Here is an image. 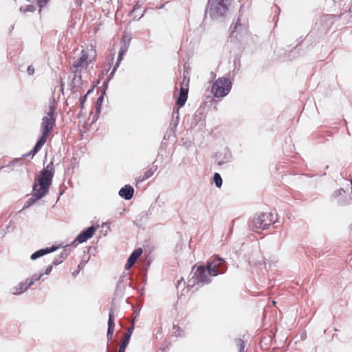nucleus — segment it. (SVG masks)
Returning <instances> with one entry per match:
<instances>
[{
    "label": "nucleus",
    "instance_id": "5",
    "mask_svg": "<svg viewBox=\"0 0 352 352\" xmlns=\"http://www.w3.org/2000/svg\"><path fill=\"white\" fill-rule=\"evenodd\" d=\"M56 109L54 102H51L47 110L45 111V116L42 118L41 128L42 133L50 135L52 131L56 122L55 111Z\"/></svg>",
    "mask_w": 352,
    "mask_h": 352
},
{
    "label": "nucleus",
    "instance_id": "40",
    "mask_svg": "<svg viewBox=\"0 0 352 352\" xmlns=\"http://www.w3.org/2000/svg\"><path fill=\"white\" fill-rule=\"evenodd\" d=\"M138 8H139V7H138V4H136V5L134 6V8H133V9L132 10V11L131 12V14L132 15H133V14L136 12V11H137V10L138 9Z\"/></svg>",
    "mask_w": 352,
    "mask_h": 352
},
{
    "label": "nucleus",
    "instance_id": "31",
    "mask_svg": "<svg viewBox=\"0 0 352 352\" xmlns=\"http://www.w3.org/2000/svg\"><path fill=\"white\" fill-rule=\"evenodd\" d=\"M180 331H181V329H180L179 327H178L177 325H174L173 326V333L176 337H179V336H182V333H180Z\"/></svg>",
    "mask_w": 352,
    "mask_h": 352
},
{
    "label": "nucleus",
    "instance_id": "10",
    "mask_svg": "<svg viewBox=\"0 0 352 352\" xmlns=\"http://www.w3.org/2000/svg\"><path fill=\"white\" fill-rule=\"evenodd\" d=\"M45 195L43 192L38 190L36 183L34 184L33 186V192L31 195V197L28 199L25 205L23 206V209L28 208L34 204L36 201L41 199Z\"/></svg>",
    "mask_w": 352,
    "mask_h": 352
},
{
    "label": "nucleus",
    "instance_id": "47",
    "mask_svg": "<svg viewBox=\"0 0 352 352\" xmlns=\"http://www.w3.org/2000/svg\"><path fill=\"white\" fill-rule=\"evenodd\" d=\"M63 86H64V85H63V84H62V85H61V91H63Z\"/></svg>",
    "mask_w": 352,
    "mask_h": 352
},
{
    "label": "nucleus",
    "instance_id": "2",
    "mask_svg": "<svg viewBox=\"0 0 352 352\" xmlns=\"http://www.w3.org/2000/svg\"><path fill=\"white\" fill-rule=\"evenodd\" d=\"M230 0H208L207 13L213 20L223 19L228 12Z\"/></svg>",
    "mask_w": 352,
    "mask_h": 352
},
{
    "label": "nucleus",
    "instance_id": "7",
    "mask_svg": "<svg viewBox=\"0 0 352 352\" xmlns=\"http://www.w3.org/2000/svg\"><path fill=\"white\" fill-rule=\"evenodd\" d=\"M87 50H82L80 52V57L73 61L71 69L82 71L86 69L91 60L89 59Z\"/></svg>",
    "mask_w": 352,
    "mask_h": 352
},
{
    "label": "nucleus",
    "instance_id": "24",
    "mask_svg": "<svg viewBox=\"0 0 352 352\" xmlns=\"http://www.w3.org/2000/svg\"><path fill=\"white\" fill-rule=\"evenodd\" d=\"M179 107L177 108L176 109H174L173 113H172L173 122L175 126H177L179 123Z\"/></svg>",
    "mask_w": 352,
    "mask_h": 352
},
{
    "label": "nucleus",
    "instance_id": "39",
    "mask_svg": "<svg viewBox=\"0 0 352 352\" xmlns=\"http://www.w3.org/2000/svg\"><path fill=\"white\" fill-rule=\"evenodd\" d=\"M87 100V95L84 96L82 98H80V107L82 109L83 104Z\"/></svg>",
    "mask_w": 352,
    "mask_h": 352
},
{
    "label": "nucleus",
    "instance_id": "33",
    "mask_svg": "<svg viewBox=\"0 0 352 352\" xmlns=\"http://www.w3.org/2000/svg\"><path fill=\"white\" fill-rule=\"evenodd\" d=\"M127 50H128V46L126 45V44H124L120 47V49L119 50V54H121V55H124L126 53Z\"/></svg>",
    "mask_w": 352,
    "mask_h": 352
},
{
    "label": "nucleus",
    "instance_id": "6",
    "mask_svg": "<svg viewBox=\"0 0 352 352\" xmlns=\"http://www.w3.org/2000/svg\"><path fill=\"white\" fill-rule=\"evenodd\" d=\"M272 223H275L273 214L270 212L261 213L254 217L250 228L253 231L257 232V230L267 229Z\"/></svg>",
    "mask_w": 352,
    "mask_h": 352
},
{
    "label": "nucleus",
    "instance_id": "21",
    "mask_svg": "<svg viewBox=\"0 0 352 352\" xmlns=\"http://www.w3.org/2000/svg\"><path fill=\"white\" fill-rule=\"evenodd\" d=\"M71 70H72V72L74 74V77H73V79L72 81V89H74V87L80 86L82 83V76H81L82 71L74 70V69H71Z\"/></svg>",
    "mask_w": 352,
    "mask_h": 352
},
{
    "label": "nucleus",
    "instance_id": "23",
    "mask_svg": "<svg viewBox=\"0 0 352 352\" xmlns=\"http://www.w3.org/2000/svg\"><path fill=\"white\" fill-rule=\"evenodd\" d=\"M35 10H36V6L32 4L23 6H21V8H20V12H23V13H27L28 12H33Z\"/></svg>",
    "mask_w": 352,
    "mask_h": 352
},
{
    "label": "nucleus",
    "instance_id": "38",
    "mask_svg": "<svg viewBox=\"0 0 352 352\" xmlns=\"http://www.w3.org/2000/svg\"><path fill=\"white\" fill-rule=\"evenodd\" d=\"M52 270V265H50L47 267V269L45 270V272L43 273L44 274H50L51 273Z\"/></svg>",
    "mask_w": 352,
    "mask_h": 352
},
{
    "label": "nucleus",
    "instance_id": "1",
    "mask_svg": "<svg viewBox=\"0 0 352 352\" xmlns=\"http://www.w3.org/2000/svg\"><path fill=\"white\" fill-rule=\"evenodd\" d=\"M227 270L226 261L214 255L206 262V266L200 265L192 268V277L188 280L187 287H193L195 285L203 286L212 281V277L224 274Z\"/></svg>",
    "mask_w": 352,
    "mask_h": 352
},
{
    "label": "nucleus",
    "instance_id": "36",
    "mask_svg": "<svg viewBox=\"0 0 352 352\" xmlns=\"http://www.w3.org/2000/svg\"><path fill=\"white\" fill-rule=\"evenodd\" d=\"M27 72L29 75H32L34 72V69L32 66H28L27 69Z\"/></svg>",
    "mask_w": 352,
    "mask_h": 352
},
{
    "label": "nucleus",
    "instance_id": "27",
    "mask_svg": "<svg viewBox=\"0 0 352 352\" xmlns=\"http://www.w3.org/2000/svg\"><path fill=\"white\" fill-rule=\"evenodd\" d=\"M235 344L239 348V352H243L245 349L244 342L243 340L238 338L235 340Z\"/></svg>",
    "mask_w": 352,
    "mask_h": 352
},
{
    "label": "nucleus",
    "instance_id": "14",
    "mask_svg": "<svg viewBox=\"0 0 352 352\" xmlns=\"http://www.w3.org/2000/svg\"><path fill=\"white\" fill-rule=\"evenodd\" d=\"M49 135L42 133V135L36 142L34 148L31 150L32 157H33L42 148L46 142L47 138Z\"/></svg>",
    "mask_w": 352,
    "mask_h": 352
},
{
    "label": "nucleus",
    "instance_id": "18",
    "mask_svg": "<svg viewBox=\"0 0 352 352\" xmlns=\"http://www.w3.org/2000/svg\"><path fill=\"white\" fill-rule=\"evenodd\" d=\"M157 170V165L155 164V162L152 164V166L144 173V175L142 177H140L138 179V182H142L144 180L148 179L151 177L153 175L155 172Z\"/></svg>",
    "mask_w": 352,
    "mask_h": 352
},
{
    "label": "nucleus",
    "instance_id": "26",
    "mask_svg": "<svg viewBox=\"0 0 352 352\" xmlns=\"http://www.w3.org/2000/svg\"><path fill=\"white\" fill-rule=\"evenodd\" d=\"M129 342L127 338H123L122 342L120 345L118 352H125L126 348Z\"/></svg>",
    "mask_w": 352,
    "mask_h": 352
},
{
    "label": "nucleus",
    "instance_id": "45",
    "mask_svg": "<svg viewBox=\"0 0 352 352\" xmlns=\"http://www.w3.org/2000/svg\"><path fill=\"white\" fill-rule=\"evenodd\" d=\"M182 281H184V278H181V280L179 281V284H180Z\"/></svg>",
    "mask_w": 352,
    "mask_h": 352
},
{
    "label": "nucleus",
    "instance_id": "37",
    "mask_svg": "<svg viewBox=\"0 0 352 352\" xmlns=\"http://www.w3.org/2000/svg\"><path fill=\"white\" fill-rule=\"evenodd\" d=\"M80 270H81V268H80V265H79L78 266V270H75V271H74V272H72V276H73L74 277L77 276H78V274H79V272H80Z\"/></svg>",
    "mask_w": 352,
    "mask_h": 352
},
{
    "label": "nucleus",
    "instance_id": "48",
    "mask_svg": "<svg viewBox=\"0 0 352 352\" xmlns=\"http://www.w3.org/2000/svg\"><path fill=\"white\" fill-rule=\"evenodd\" d=\"M264 264H265V266L267 265L266 261H264Z\"/></svg>",
    "mask_w": 352,
    "mask_h": 352
},
{
    "label": "nucleus",
    "instance_id": "19",
    "mask_svg": "<svg viewBox=\"0 0 352 352\" xmlns=\"http://www.w3.org/2000/svg\"><path fill=\"white\" fill-rule=\"evenodd\" d=\"M247 31V29L245 26L243 25L241 22L240 19H238L237 21L236 22L233 30H232L230 32V36L231 37H235L237 38V34L236 33H244Z\"/></svg>",
    "mask_w": 352,
    "mask_h": 352
},
{
    "label": "nucleus",
    "instance_id": "44",
    "mask_svg": "<svg viewBox=\"0 0 352 352\" xmlns=\"http://www.w3.org/2000/svg\"><path fill=\"white\" fill-rule=\"evenodd\" d=\"M145 12V10L143 12ZM143 15H144V13L141 14L140 16H138V19L139 20L140 19H141Z\"/></svg>",
    "mask_w": 352,
    "mask_h": 352
},
{
    "label": "nucleus",
    "instance_id": "15",
    "mask_svg": "<svg viewBox=\"0 0 352 352\" xmlns=\"http://www.w3.org/2000/svg\"><path fill=\"white\" fill-rule=\"evenodd\" d=\"M223 153H218L215 155V162L219 166H221L225 163L228 162L231 159V154L228 151H226L223 153V157H222Z\"/></svg>",
    "mask_w": 352,
    "mask_h": 352
},
{
    "label": "nucleus",
    "instance_id": "30",
    "mask_svg": "<svg viewBox=\"0 0 352 352\" xmlns=\"http://www.w3.org/2000/svg\"><path fill=\"white\" fill-rule=\"evenodd\" d=\"M104 100L103 95H101L97 100V108H96V113H100V107L102 105V103Z\"/></svg>",
    "mask_w": 352,
    "mask_h": 352
},
{
    "label": "nucleus",
    "instance_id": "28",
    "mask_svg": "<svg viewBox=\"0 0 352 352\" xmlns=\"http://www.w3.org/2000/svg\"><path fill=\"white\" fill-rule=\"evenodd\" d=\"M44 274H34L30 278H29V283L32 286L34 282L39 280Z\"/></svg>",
    "mask_w": 352,
    "mask_h": 352
},
{
    "label": "nucleus",
    "instance_id": "43",
    "mask_svg": "<svg viewBox=\"0 0 352 352\" xmlns=\"http://www.w3.org/2000/svg\"><path fill=\"white\" fill-rule=\"evenodd\" d=\"M29 156L32 157L31 151L28 153H26L25 155H23L24 157H29Z\"/></svg>",
    "mask_w": 352,
    "mask_h": 352
},
{
    "label": "nucleus",
    "instance_id": "12",
    "mask_svg": "<svg viewBox=\"0 0 352 352\" xmlns=\"http://www.w3.org/2000/svg\"><path fill=\"white\" fill-rule=\"evenodd\" d=\"M142 254V250L141 248L135 249L130 255L127 260V263L125 265V269H130L137 261L138 258Z\"/></svg>",
    "mask_w": 352,
    "mask_h": 352
},
{
    "label": "nucleus",
    "instance_id": "16",
    "mask_svg": "<svg viewBox=\"0 0 352 352\" xmlns=\"http://www.w3.org/2000/svg\"><path fill=\"white\" fill-rule=\"evenodd\" d=\"M133 192V188L130 185H126L120 190L119 195L124 198L126 200H129L132 198Z\"/></svg>",
    "mask_w": 352,
    "mask_h": 352
},
{
    "label": "nucleus",
    "instance_id": "13",
    "mask_svg": "<svg viewBox=\"0 0 352 352\" xmlns=\"http://www.w3.org/2000/svg\"><path fill=\"white\" fill-rule=\"evenodd\" d=\"M57 247L56 246H52V247H50V248H43V249H41L38 251H36L35 252H34L32 255H31V259L32 260H36L47 254H49V253H51V252H53L54 251H56L57 250Z\"/></svg>",
    "mask_w": 352,
    "mask_h": 352
},
{
    "label": "nucleus",
    "instance_id": "17",
    "mask_svg": "<svg viewBox=\"0 0 352 352\" xmlns=\"http://www.w3.org/2000/svg\"><path fill=\"white\" fill-rule=\"evenodd\" d=\"M115 322H114V317L113 314L112 310L109 311V320H108V329L107 333V337L108 340L112 339L113 333L114 331Z\"/></svg>",
    "mask_w": 352,
    "mask_h": 352
},
{
    "label": "nucleus",
    "instance_id": "8",
    "mask_svg": "<svg viewBox=\"0 0 352 352\" xmlns=\"http://www.w3.org/2000/svg\"><path fill=\"white\" fill-rule=\"evenodd\" d=\"M95 231L96 228L93 226L84 230L78 235L75 240L72 243V245L76 247L77 244L85 242L93 236Z\"/></svg>",
    "mask_w": 352,
    "mask_h": 352
},
{
    "label": "nucleus",
    "instance_id": "29",
    "mask_svg": "<svg viewBox=\"0 0 352 352\" xmlns=\"http://www.w3.org/2000/svg\"><path fill=\"white\" fill-rule=\"evenodd\" d=\"M133 329H134V322H133L131 324V325L129 327L127 332L125 333L124 338H127V340H130Z\"/></svg>",
    "mask_w": 352,
    "mask_h": 352
},
{
    "label": "nucleus",
    "instance_id": "41",
    "mask_svg": "<svg viewBox=\"0 0 352 352\" xmlns=\"http://www.w3.org/2000/svg\"><path fill=\"white\" fill-rule=\"evenodd\" d=\"M117 68H118V67H116V65L113 67V70L111 71V72L109 74V78L113 76V75L114 74V72L116 71Z\"/></svg>",
    "mask_w": 352,
    "mask_h": 352
},
{
    "label": "nucleus",
    "instance_id": "22",
    "mask_svg": "<svg viewBox=\"0 0 352 352\" xmlns=\"http://www.w3.org/2000/svg\"><path fill=\"white\" fill-rule=\"evenodd\" d=\"M67 250H63L60 254H59L58 257V258H56L53 262H52V265H57L60 263H61L64 259L67 256Z\"/></svg>",
    "mask_w": 352,
    "mask_h": 352
},
{
    "label": "nucleus",
    "instance_id": "46",
    "mask_svg": "<svg viewBox=\"0 0 352 352\" xmlns=\"http://www.w3.org/2000/svg\"><path fill=\"white\" fill-rule=\"evenodd\" d=\"M109 344H107V352H109Z\"/></svg>",
    "mask_w": 352,
    "mask_h": 352
},
{
    "label": "nucleus",
    "instance_id": "20",
    "mask_svg": "<svg viewBox=\"0 0 352 352\" xmlns=\"http://www.w3.org/2000/svg\"><path fill=\"white\" fill-rule=\"evenodd\" d=\"M29 278L26 279L24 282H21L18 285L14 288L15 291L12 293L14 295H18L25 292L31 285L29 283Z\"/></svg>",
    "mask_w": 352,
    "mask_h": 352
},
{
    "label": "nucleus",
    "instance_id": "42",
    "mask_svg": "<svg viewBox=\"0 0 352 352\" xmlns=\"http://www.w3.org/2000/svg\"><path fill=\"white\" fill-rule=\"evenodd\" d=\"M75 2L76 5L80 6L82 3V0H75Z\"/></svg>",
    "mask_w": 352,
    "mask_h": 352
},
{
    "label": "nucleus",
    "instance_id": "35",
    "mask_svg": "<svg viewBox=\"0 0 352 352\" xmlns=\"http://www.w3.org/2000/svg\"><path fill=\"white\" fill-rule=\"evenodd\" d=\"M123 56L124 55H121V54H119L118 53V60H117V62L116 63V66L118 67L119 65H120V63L122 61V58H123Z\"/></svg>",
    "mask_w": 352,
    "mask_h": 352
},
{
    "label": "nucleus",
    "instance_id": "3",
    "mask_svg": "<svg viewBox=\"0 0 352 352\" xmlns=\"http://www.w3.org/2000/svg\"><path fill=\"white\" fill-rule=\"evenodd\" d=\"M54 175V168L53 162H51L45 167L41 172L40 175L38 177L34 183L37 184L38 190L47 194L49 188L52 182V179Z\"/></svg>",
    "mask_w": 352,
    "mask_h": 352
},
{
    "label": "nucleus",
    "instance_id": "25",
    "mask_svg": "<svg viewBox=\"0 0 352 352\" xmlns=\"http://www.w3.org/2000/svg\"><path fill=\"white\" fill-rule=\"evenodd\" d=\"M213 180L215 184V186L217 188H221L222 186V178L219 173H215L213 176Z\"/></svg>",
    "mask_w": 352,
    "mask_h": 352
},
{
    "label": "nucleus",
    "instance_id": "34",
    "mask_svg": "<svg viewBox=\"0 0 352 352\" xmlns=\"http://www.w3.org/2000/svg\"><path fill=\"white\" fill-rule=\"evenodd\" d=\"M234 72H238L239 71V67H240V63L239 60H234Z\"/></svg>",
    "mask_w": 352,
    "mask_h": 352
},
{
    "label": "nucleus",
    "instance_id": "9",
    "mask_svg": "<svg viewBox=\"0 0 352 352\" xmlns=\"http://www.w3.org/2000/svg\"><path fill=\"white\" fill-rule=\"evenodd\" d=\"M333 196L340 205H347L350 203L351 198L343 188L336 190Z\"/></svg>",
    "mask_w": 352,
    "mask_h": 352
},
{
    "label": "nucleus",
    "instance_id": "4",
    "mask_svg": "<svg viewBox=\"0 0 352 352\" xmlns=\"http://www.w3.org/2000/svg\"><path fill=\"white\" fill-rule=\"evenodd\" d=\"M232 86L230 78L221 77L212 83L211 92L214 98H223L230 92Z\"/></svg>",
    "mask_w": 352,
    "mask_h": 352
},
{
    "label": "nucleus",
    "instance_id": "11",
    "mask_svg": "<svg viewBox=\"0 0 352 352\" xmlns=\"http://www.w3.org/2000/svg\"><path fill=\"white\" fill-rule=\"evenodd\" d=\"M189 81V80H188ZM188 83L184 86V83L180 87V92L179 96L177 101V104L179 106V107H183L187 100L188 98Z\"/></svg>",
    "mask_w": 352,
    "mask_h": 352
},
{
    "label": "nucleus",
    "instance_id": "32",
    "mask_svg": "<svg viewBox=\"0 0 352 352\" xmlns=\"http://www.w3.org/2000/svg\"><path fill=\"white\" fill-rule=\"evenodd\" d=\"M37 4L39 7V12H41V8L46 6L49 0H36Z\"/></svg>",
    "mask_w": 352,
    "mask_h": 352
}]
</instances>
